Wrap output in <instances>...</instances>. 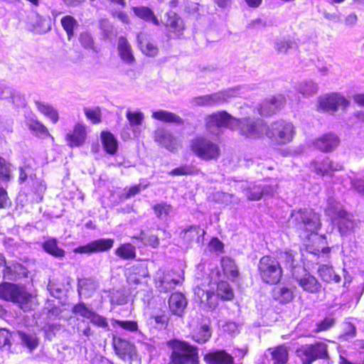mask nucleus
I'll return each mask as SVG.
<instances>
[{
  "label": "nucleus",
  "mask_w": 364,
  "mask_h": 364,
  "mask_svg": "<svg viewBox=\"0 0 364 364\" xmlns=\"http://www.w3.org/2000/svg\"><path fill=\"white\" fill-rule=\"evenodd\" d=\"M128 301L127 296L122 289L113 290L110 293V302L116 305H123Z\"/></svg>",
  "instance_id": "54"
},
{
  "label": "nucleus",
  "mask_w": 364,
  "mask_h": 364,
  "mask_svg": "<svg viewBox=\"0 0 364 364\" xmlns=\"http://www.w3.org/2000/svg\"><path fill=\"white\" fill-rule=\"evenodd\" d=\"M43 248L46 252L55 257H63L65 256V251L58 247V242L55 238H50L44 242Z\"/></svg>",
  "instance_id": "40"
},
{
  "label": "nucleus",
  "mask_w": 364,
  "mask_h": 364,
  "mask_svg": "<svg viewBox=\"0 0 364 364\" xmlns=\"http://www.w3.org/2000/svg\"><path fill=\"white\" fill-rule=\"evenodd\" d=\"M117 50L120 58L129 65H133L135 62V58L133 54L132 46L127 39L124 36L118 38Z\"/></svg>",
  "instance_id": "21"
},
{
  "label": "nucleus",
  "mask_w": 364,
  "mask_h": 364,
  "mask_svg": "<svg viewBox=\"0 0 364 364\" xmlns=\"http://www.w3.org/2000/svg\"><path fill=\"white\" fill-rule=\"evenodd\" d=\"M138 46L141 51L149 57H155L159 53V48L156 43L144 33L137 35Z\"/></svg>",
  "instance_id": "20"
},
{
  "label": "nucleus",
  "mask_w": 364,
  "mask_h": 364,
  "mask_svg": "<svg viewBox=\"0 0 364 364\" xmlns=\"http://www.w3.org/2000/svg\"><path fill=\"white\" fill-rule=\"evenodd\" d=\"M273 297L281 304H287L294 299L293 291L284 286H278L273 289Z\"/></svg>",
  "instance_id": "33"
},
{
  "label": "nucleus",
  "mask_w": 364,
  "mask_h": 364,
  "mask_svg": "<svg viewBox=\"0 0 364 364\" xmlns=\"http://www.w3.org/2000/svg\"><path fill=\"white\" fill-rule=\"evenodd\" d=\"M183 279L181 277L175 278L172 272H165L162 269H159L154 277L155 286L161 292H168L174 289Z\"/></svg>",
  "instance_id": "14"
},
{
  "label": "nucleus",
  "mask_w": 364,
  "mask_h": 364,
  "mask_svg": "<svg viewBox=\"0 0 364 364\" xmlns=\"http://www.w3.org/2000/svg\"><path fill=\"white\" fill-rule=\"evenodd\" d=\"M165 17V26L170 28L177 35H180L183 30V20L173 11L167 12Z\"/></svg>",
  "instance_id": "31"
},
{
  "label": "nucleus",
  "mask_w": 364,
  "mask_h": 364,
  "mask_svg": "<svg viewBox=\"0 0 364 364\" xmlns=\"http://www.w3.org/2000/svg\"><path fill=\"white\" fill-rule=\"evenodd\" d=\"M187 306V301L183 294L179 292L173 293L168 299V307L174 315L181 316Z\"/></svg>",
  "instance_id": "23"
},
{
  "label": "nucleus",
  "mask_w": 364,
  "mask_h": 364,
  "mask_svg": "<svg viewBox=\"0 0 364 364\" xmlns=\"http://www.w3.org/2000/svg\"><path fill=\"white\" fill-rule=\"evenodd\" d=\"M61 24L68 34V39L70 40L74 34V28L77 26V21L71 16H65L62 18Z\"/></svg>",
  "instance_id": "50"
},
{
  "label": "nucleus",
  "mask_w": 364,
  "mask_h": 364,
  "mask_svg": "<svg viewBox=\"0 0 364 364\" xmlns=\"http://www.w3.org/2000/svg\"><path fill=\"white\" fill-rule=\"evenodd\" d=\"M338 136L333 133L325 134L316 139L312 144L322 152L333 151L339 144Z\"/></svg>",
  "instance_id": "18"
},
{
  "label": "nucleus",
  "mask_w": 364,
  "mask_h": 364,
  "mask_svg": "<svg viewBox=\"0 0 364 364\" xmlns=\"http://www.w3.org/2000/svg\"><path fill=\"white\" fill-rule=\"evenodd\" d=\"M91 323L93 324L101 327V328H107L108 327V323L107 321L106 318L95 313L92 311V315L89 318Z\"/></svg>",
  "instance_id": "61"
},
{
  "label": "nucleus",
  "mask_w": 364,
  "mask_h": 364,
  "mask_svg": "<svg viewBox=\"0 0 364 364\" xmlns=\"http://www.w3.org/2000/svg\"><path fill=\"white\" fill-rule=\"evenodd\" d=\"M86 137L85 127L81 124L75 126L73 133L66 135V140L70 146H78L82 145Z\"/></svg>",
  "instance_id": "26"
},
{
  "label": "nucleus",
  "mask_w": 364,
  "mask_h": 364,
  "mask_svg": "<svg viewBox=\"0 0 364 364\" xmlns=\"http://www.w3.org/2000/svg\"><path fill=\"white\" fill-rule=\"evenodd\" d=\"M127 119L131 126L141 124L144 115L141 112H132L128 110L126 113Z\"/></svg>",
  "instance_id": "55"
},
{
  "label": "nucleus",
  "mask_w": 364,
  "mask_h": 364,
  "mask_svg": "<svg viewBox=\"0 0 364 364\" xmlns=\"http://www.w3.org/2000/svg\"><path fill=\"white\" fill-rule=\"evenodd\" d=\"M279 259L285 264L286 267L293 268L294 263V255L292 251L282 252L279 254Z\"/></svg>",
  "instance_id": "59"
},
{
  "label": "nucleus",
  "mask_w": 364,
  "mask_h": 364,
  "mask_svg": "<svg viewBox=\"0 0 364 364\" xmlns=\"http://www.w3.org/2000/svg\"><path fill=\"white\" fill-rule=\"evenodd\" d=\"M196 173V169L191 166H183L178 168H176L169 172L171 176H184V175H192Z\"/></svg>",
  "instance_id": "57"
},
{
  "label": "nucleus",
  "mask_w": 364,
  "mask_h": 364,
  "mask_svg": "<svg viewBox=\"0 0 364 364\" xmlns=\"http://www.w3.org/2000/svg\"><path fill=\"white\" fill-rule=\"evenodd\" d=\"M214 198L217 201L225 205L237 204L240 202V200L233 194L224 192H217L215 193Z\"/></svg>",
  "instance_id": "53"
},
{
  "label": "nucleus",
  "mask_w": 364,
  "mask_h": 364,
  "mask_svg": "<svg viewBox=\"0 0 364 364\" xmlns=\"http://www.w3.org/2000/svg\"><path fill=\"white\" fill-rule=\"evenodd\" d=\"M154 141L170 151H176L180 146L178 139L168 130L159 128L154 132Z\"/></svg>",
  "instance_id": "15"
},
{
  "label": "nucleus",
  "mask_w": 364,
  "mask_h": 364,
  "mask_svg": "<svg viewBox=\"0 0 364 364\" xmlns=\"http://www.w3.org/2000/svg\"><path fill=\"white\" fill-rule=\"evenodd\" d=\"M292 276L304 291L311 294H316L321 291L320 282L304 269L298 268L292 272Z\"/></svg>",
  "instance_id": "12"
},
{
  "label": "nucleus",
  "mask_w": 364,
  "mask_h": 364,
  "mask_svg": "<svg viewBox=\"0 0 364 364\" xmlns=\"http://www.w3.org/2000/svg\"><path fill=\"white\" fill-rule=\"evenodd\" d=\"M27 127L33 134L38 137L44 138L50 136L48 129L40 122L36 120H28L26 122Z\"/></svg>",
  "instance_id": "45"
},
{
  "label": "nucleus",
  "mask_w": 364,
  "mask_h": 364,
  "mask_svg": "<svg viewBox=\"0 0 364 364\" xmlns=\"http://www.w3.org/2000/svg\"><path fill=\"white\" fill-rule=\"evenodd\" d=\"M168 346L171 349L172 364H199L198 349L187 342L173 340Z\"/></svg>",
  "instance_id": "2"
},
{
  "label": "nucleus",
  "mask_w": 364,
  "mask_h": 364,
  "mask_svg": "<svg viewBox=\"0 0 364 364\" xmlns=\"http://www.w3.org/2000/svg\"><path fill=\"white\" fill-rule=\"evenodd\" d=\"M114 323L126 331L134 332L138 330V324L136 321L114 320Z\"/></svg>",
  "instance_id": "60"
},
{
  "label": "nucleus",
  "mask_w": 364,
  "mask_h": 364,
  "mask_svg": "<svg viewBox=\"0 0 364 364\" xmlns=\"http://www.w3.org/2000/svg\"><path fill=\"white\" fill-rule=\"evenodd\" d=\"M205 231L199 226L191 225L188 228L184 229L180 233V237L184 244L190 245L193 241L200 242V237L203 236Z\"/></svg>",
  "instance_id": "25"
},
{
  "label": "nucleus",
  "mask_w": 364,
  "mask_h": 364,
  "mask_svg": "<svg viewBox=\"0 0 364 364\" xmlns=\"http://www.w3.org/2000/svg\"><path fill=\"white\" fill-rule=\"evenodd\" d=\"M16 334L21 345L28 348L31 351L37 348L38 340L35 334L26 333L22 331H18Z\"/></svg>",
  "instance_id": "38"
},
{
  "label": "nucleus",
  "mask_w": 364,
  "mask_h": 364,
  "mask_svg": "<svg viewBox=\"0 0 364 364\" xmlns=\"http://www.w3.org/2000/svg\"><path fill=\"white\" fill-rule=\"evenodd\" d=\"M204 360L208 364H234V358L224 350L207 353L204 356Z\"/></svg>",
  "instance_id": "22"
},
{
  "label": "nucleus",
  "mask_w": 364,
  "mask_h": 364,
  "mask_svg": "<svg viewBox=\"0 0 364 364\" xmlns=\"http://www.w3.org/2000/svg\"><path fill=\"white\" fill-rule=\"evenodd\" d=\"M285 103L282 95L273 96L266 99L259 106L258 111L262 116H271L279 110Z\"/></svg>",
  "instance_id": "17"
},
{
  "label": "nucleus",
  "mask_w": 364,
  "mask_h": 364,
  "mask_svg": "<svg viewBox=\"0 0 364 364\" xmlns=\"http://www.w3.org/2000/svg\"><path fill=\"white\" fill-rule=\"evenodd\" d=\"M148 276L146 267L142 264L133 266L129 271L127 281L130 284H139Z\"/></svg>",
  "instance_id": "30"
},
{
  "label": "nucleus",
  "mask_w": 364,
  "mask_h": 364,
  "mask_svg": "<svg viewBox=\"0 0 364 364\" xmlns=\"http://www.w3.org/2000/svg\"><path fill=\"white\" fill-rule=\"evenodd\" d=\"M196 301L199 302L200 306L206 310H213L218 306V299L220 297L223 300H231L233 299V290L226 282H220L218 284L217 295L210 291L197 287L195 289Z\"/></svg>",
  "instance_id": "1"
},
{
  "label": "nucleus",
  "mask_w": 364,
  "mask_h": 364,
  "mask_svg": "<svg viewBox=\"0 0 364 364\" xmlns=\"http://www.w3.org/2000/svg\"><path fill=\"white\" fill-rule=\"evenodd\" d=\"M221 264L225 274L232 279L239 276V271L235 262L230 257H224L221 260Z\"/></svg>",
  "instance_id": "43"
},
{
  "label": "nucleus",
  "mask_w": 364,
  "mask_h": 364,
  "mask_svg": "<svg viewBox=\"0 0 364 364\" xmlns=\"http://www.w3.org/2000/svg\"><path fill=\"white\" fill-rule=\"evenodd\" d=\"M318 108L323 111L334 113L340 109H345L349 105V101L337 92H331L318 98Z\"/></svg>",
  "instance_id": "11"
},
{
  "label": "nucleus",
  "mask_w": 364,
  "mask_h": 364,
  "mask_svg": "<svg viewBox=\"0 0 364 364\" xmlns=\"http://www.w3.org/2000/svg\"><path fill=\"white\" fill-rule=\"evenodd\" d=\"M296 90L305 97L316 95L318 91V85L312 80L300 82L296 86Z\"/></svg>",
  "instance_id": "32"
},
{
  "label": "nucleus",
  "mask_w": 364,
  "mask_h": 364,
  "mask_svg": "<svg viewBox=\"0 0 364 364\" xmlns=\"http://www.w3.org/2000/svg\"><path fill=\"white\" fill-rule=\"evenodd\" d=\"M289 222L299 230L314 232L320 227L319 215L312 210H299L292 212Z\"/></svg>",
  "instance_id": "7"
},
{
  "label": "nucleus",
  "mask_w": 364,
  "mask_h": 364,
  "mask_svg": "<svg viewBox=\"0 0 364 364\" xmlns=\"http://www.w3.org/2000/svg\"><path fill=\"white\" fill-rule=\"evenodd\" d=\"M72 312L75 314L80 315L88 319L92 313V311L87 308V306L83 303H80L75 305L72 309Z\"/></svg>",
  "instance_id": "58"
},
{
  "label": "nucleus",
  "mask_w": 364,
  "mask_h": 364,
  "mask_svg": "<svg viewBox=\"0 0 364 364\" xmlns=\"http://www.w3.org/2000/svg\"><path fill=\"white\" fill-rule=\"evenodd\" d=\"M351 187L360 195L364 196V178L350 179Z\"/></svg>",
  "instance_id": "62"
},
{
  "label": "nucleus",
  "mask_w": 364,
  "mask_h": 364,
  "mask_svg": "<svg viewBox=\"0 0 364 364\" xmlns=\"http://www.w3.org/2000/svg\"><path fill=\"white\" fill-rule=\"evenodd\" d=\"M244 191L249 200H258L263 196L262 185H252Z\"/></svg>",
  "instance_id": "52"
},
{
  "label": "nucleus",
  "mask_w": 364,
  "mask_h": 364,
  "mask_svg": "<svg viewBox=\"0 0 364 364\" xmlns=\"http://www.w3.org/2000/svg\"><path fill=\"white\" fill-rule=\"evenodd\" d=\"M115 255L122 259H134L136 256L135 247L129 243L123 244L115 250Z\"/></svg>",
  "instance_id": "47"
},
{
  "label": "nucleus",
  "mask_w": 364,
  "mask_h": 364,
  "mask_svg": "<svg viewBox=\"0 0 364 364\" xmlns=\"http://www.w3.org/2000/svg\"><path fill=\"white\" fill-rule=\"evenodd\" d=\"M240 88H231L208 95L209 106H214L226 102L232 97L237 96Z\"/></svg>",
  "instance_id": "27"
},
{
  "label": "nucleus",
  "mask_w": 364,
  "mask_h": 364,
  "mask_svg": "<svg viewBox=\"0 0 364 364\" xmlns=\"http://www.w3.org/2000/svg\"><path fill=\"white\" fill-rule=\"evenodd\" d=\"M318 272L319 277L323 282L328 283L335 282L336 283H338L341 281V277L336 274L332 267L328 265L322 264L319 266Z\"/></svg>",
  "instance_id": "37"
},
{
  "label": "nucleus",
  "mask_w": 364,
  "mask_h": 364,
  "mask_svg": "<svg viewBox=\"0 0 364 364\" xmlns=\"http://www.w3.org/2000/svg\"><path fill=\"white\" fill-rule=\"evenodd\" d=\"M104 148L107 153L113 154L117 149V141L114 135L109 132H102L101 134Z\"/></svg>",
  "instance_id": "41"
},
{
  "label": "nucleus",
  "mask_w": 364,
  "mask_h": 364,
  "mask_svg": "<svg viewBox=\"0 0 364 364\" xmlns=\"http://www.w3.org/2000/svg\"><path fill=\"white\" fill-rule=\"evenodd\" d=\"M298 43L291 37H283L277 39L274 43V48L279 53L287 54L289 50L296 49Z\"/></svg>",
  "instance_id": "34"
},
{
  "label": "nucleus",
  "mask_w": 364,
  "mask_h": 364,
  "mask_svg": "<svg viewBox=\"0 0 364 364\" xmlns=\"http://www.w3.org/2000/svg\"><path fill=\"white\" fill-rule=\"evenodd\" d=\"M335 323V320L333 318L326 317L323 320L317 323L316 331H323L329 329Z\"/></svg>",
  "instance_id": "64"
},
{
  "label": "nucleus",
  "mask_w": 364,
  "mask_h": 364,
  "mask_svg": "<svg viewBox=\"0 0 364 364\" xmlns=\"http://www.w3.org/2000/svg\"><path fill=\"white\" fill-rule=\"evenodd\" d=\"M31 294L22 285L4 282L0 284V298L19 304L22 308L31 299Z\"/></svg>",
  "instance_id": "8"
},
{
  "label": "nucleus",
  "mask_w": 364,
  "mask_h": 364,
  "mask_svg": "<svg viewBox=\"0 0 364 364\" xmlns=\"http://www.w3.org/2000/svg\"><path fill=\"white\" fill-rule=\"evenodd\" d=\"M151 117L163 122L173 123L178 125H181L184 122L183 119L179 115L164 109L153 112Z\"/></svg>",
  "instance_id": "28"
},
{
  "label": "nucleus",
  "mask_w": 364,
  "mask_h": 364,
  "mask_svg": "<svg viewBox=\"0 0 364 364\" xmlns=\"http://www.w3.org/2000/svg\"><path fill=\"white\" fill-rule=\"evenodd\" d=\"M296 135V127L289 121L278 119L267 125L266 136L278 145L291 142Z\"/></svg>",
  "instance_id": "3"
},
{
  "label": "nucleus",
  "mask_w": 364,
  "mask_h": 364,
  "mask_svg": "<svg viewBox=\"0 0 364 364\" xmlns=\"http://www.w3.org/2000/svg\"><path fill=\"white\" fill-rule=\"evenodd\" d=\"M338 218V226L342 235H348L353 231L356 224L351 215L344 212Z\"/></svg>",
  "instance_id": "35"
},
{
  "label": "nucleus",
  "mask_w": 364,
  "mask_h": 364,
  "mask_svg": "<svg viewBox=\"0 0 364 364\" xmlns=\"http://www.w3.org/2000/svg\"><path fill=\"white\" fill-rule=\"evenodd\" d=\"M134 237L141 241L145 245H149L153 248H156L159 245V239L156 235H149L141 231L138 236H135Z\"/></svg>",
  "instance_id": "48"
},
{
  "label": "nucleus",
  "mask_w": 364,
  "mask_h": 364,
  "mask_svg": "<svg viewBox=\"0 0 364 364\" xmlns=\"http://www.w3.org/2000/svg\"><path fill=\"white\" fill-rule=\"evenodd\" d=\"M152 209L155 215L161 220H166L173 212V207L164 202L154 205Z\"/></svg>",
  "instance_id": "39"
},
{
  "label": "nucleus",
  "mask_w": 364,
  "mask_h": 364,
  "mask_svg": "<svg viewBox=\"0 0 364 364\" xmlns=\"http://www.w3.org/2000/svg\"><path fill=\"white\" fill-rule=\"evenodd\" d=\"M96 285L92 279H81L78 281V293L80 296L89 297L95 291Z\"/></svg>",
  "instance_id": "42"
},
{
  "label": "nucleus",
  "mask_w": 364,
  "mask_h": 364,
  "mask_svg": "<svg viewBox=\"0 0 364 364\" xmlns=\"http://www.w3.org/2000/svg\"><path fill=\"white\" fill-rule=\"evenodd\" d=\"M84 112L87 118L92 121V123L97 124L100 122L101 112L100 108H85Z\"/></svg>",
  "instance_id": "56"
},
{
  "label": "nucleus",
  "mask_w": 364,
  "mask_h": 364,
  "mask_svg": "<svg viewBox=\"0 0 364 364\" xmlns=\"http://www.w3.org/2000/svg\"><path fill=\"white\" fill-rule=\"evenodd\" d=\"M112 344L116 354L124 362L132 364L137 358L135 346L120 337H114Z\"/></svg>",
  "instance_id": "13"
},
{
  "label": "nucleus",
  "mask_w": 364,
  "mask_h": 364,
  "mask_svg": "<svg viewBox=\"0 0 364 364\" xmlns=\"http://www.w3.org/2000/svg\"><path fill=\"white\" fill-rule=\"evenodd\" d=\"M206 130L211 134L219 136L222 134L223 127L236 129L239 123L236 119L225 111L214 112L205 117Z\"/></svg>",
  "instance_id": "5"
},
{
  "label": "nucleus",
  "mask_w": 364,
  "mask_h": 364,
  "mask_svg": "<svg viewBox=\"0 0 364 364\" xmlns=\"http://www.w3.org/2000/svg\"><path fill=\"white\" fill-rule=\"evenodd\" d=\"M38 111L48 117L53 123L55 124L59 119L57 110L51 105L47 103L37 102H36Z\"/></svg>",
  "instance_id": "44"
},
{
  "label": "nucleus",
  "mask_w": 364,
  "mask_h": 364,
  "mask_svg": "<svg viewBox=\"0 0 364 364\" xmlns=\"http://www.w3.org/2000/svg\"><path fill=\"white\" fill-rule=\"evenodd\" d=\"M114 245V240L111 238L98 239L84 246L77 247L73 252L76 254H92L105 252L110 250Z\"/></svg>",
  "instance_id": "16"
},
{
  "label": "nucleus",
  "mask_w": 364,
  "mask_h": 364,
  "mask_svg": "<svg viewBox=\"0 0 364 364\" xmlns=\"http://www.w3.org/2000/svg\"><path fill=\"white\" fill-rule=\"evenodd\" d=\"M310 168L316 174L324 176L328 174L329 171H341L343 166L339 164H334L328 157L323 160H314L310 164Z\"/></svg>",
  "instance_id": "19"
},
{
  "label": "nucleus",
  "mask_w": 364,
  "mask_h": 364,
  "mask_svg": "<svg viewBox=\"0 0 364 364\" xmlns=\"http://www.w3.org/2000/svg\"><path fill=\"white\" fill-rule=\"evenodd\" d=\"M258 272L263 282L269 284H276L280 282L282 277V269L279 262L269 257H262L258 263Z\"/></svg>",
  "instance_id": "6"
},
{
  "label": "nucleus",
  "mask_w": 364,
  "mask_h": 364,
  "mask_svg": "<svg viewBox=\"0 0 364 364\" xmlns=\"http://www.w3.org/2000/svg\"><path fill=\"white\" fill-rule=\"evenodd\" d=\"M325 212L326 215L330 216L331 218L339 217L342 215L343 211L339 203H338L333 198L329 197L327 199V205L325 208Z\"/></svg>",
  "instance_id": "46"
},
{
  "label": "nucleus",
  "mask_w": 364,
  "mask_h": 364,
  "mask_svg": "<svg viewBox=\"0 0 364 364\" xmlns=\"http://www.w3.org/2000/svg\"><path fill=\"white\" fill-rule=\"evenodd\" d=\"M193 153L203 161H216L220 156V147L218 144L205 136H197L190 142Z\"/></svg>",
  "instance_id": "4"
},
{
  "label": "nucleus",
  "mask_w": 364,
  "mask_h": 364,
  "mask_svg": "<svg viewBox=\"0 0 364 364\" xmlns=\"http://www.w3.org/2000/svg\"><path fill=\"white\" fill-rule=\"evenodd\" d=\"M12 178L11 164L0 156V180L8 182Z\"/></svg>",
  "instance_id": "51"
},
{
  "label": "nucleus",
  "mask_w": 364,
  "mask_h": 364,
  "mask_svg": "<svg viewBox=\"0 0 364 364\" xmlns=\"http://www.w3.org/2000/svg\"><path fill=\"white\" fill-rule=\"evenodd\" d=\"M264 355L267 359L272 361L273 364H284L288 357L287 350L283 346L269 348Z\"/></svg>",
  "instance_id": "29"
},
{
  "label": "nucleus",
  "mask_w": 364,
  "mask_h": 364,
  "mask_svg": "<svg viewBox=\"0 0 364 364\" xmlns=\"http://www.w3.org/2000/svg\"><path fill=\"white\" fill-rule=\"evenodd\" d=\"M11 333L6 328H0V348L11 346Z\"/></svg>",
  "instance_id": "63"
},
{
  "label": "nucleus",
  "mask_w": 364,
  "mask_h": 364,
  "mask_svg": "<svg viewBox=\"0 0 364 364\" xmlns=\"http://www.w3.org/2000/svg\"><path fill=\"white\" fill-rule=\"evenodd\" d=\"M132 10L136 16L139 18L146 21H151L154 25L159 26V21L154 14V12L146 6H134Z\"/></svg>",
  "instance_id": "36"
},
{
  "label": "nucleus",
  "mask_w": 364,
  "mask_h": 364,
  "mask_svg": "<svg viewBox=\"0 0 364 364\" xmlns=\"http://www.w3.org/2000/svg\"><path fill=\"white\" fill-rule=\"evenodd\" d=\"M238 122L236 129L246 138H259L267 132V124L261 119L244 118Z\"/></svg>",
  "instance_id": "9"
},
{
  "label": "nucleus",
  "mask_w": 364,
  "mask_h": 364,
  "mask_svg": "<svg viewBox=\"0 0 364 364\" xmlns=\"http://www.w3.org/2000/svg\"><path fill=\"white\" fill-rule=\"evenodd\" d=\"M211 336V331L208 325H203L193 335V338L198 343H204Z\"/></svg>",
  "instance_id": "49"
},
{
  "label": "nucleus",
  "mask_w": 364,
  "mask_h": 364,
  "mask_svg": "<svg viewBox=\"0 0 364 364\" xmlns=\"http://www.w3.org/2000/svg\"><path fill=\"white\" fill-rule=\"evenodd\" d=\"M296 355L303 364H311L316 359L328 358V346L324 342L302 346L296 350Z\"/></svg>",
  "instance_id": "10"
},
{
  "label": "nucleus",
  "mask_w": 364,
  "mask_h": 364,
  "mask_svg": "<svg viewBox=\"0 0 364 364\" xmlns=\"http://www.w3.org/2000/svg\"><path fill=\"white\" fill-rule=\"evenodd\" d=\"M4 265V277L10 280L20 279L27 277V269L21 264L13 263Z\"/></svg>",
  "instance_id": "24"
}]
</instances>
